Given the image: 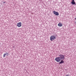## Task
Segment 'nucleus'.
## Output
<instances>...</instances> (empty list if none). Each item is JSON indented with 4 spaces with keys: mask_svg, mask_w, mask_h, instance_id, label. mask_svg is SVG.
<instances>
[{
    "mask_svg": "<svg viewBox=\"0 0 76 76\" xmlns=\"http://www.w3.org/2000/svg\"><path fill=\"white\" fill-rule=\"evenodd\" d=\"M64 63V61L61 60L60 62L59 63V64H61L62 63Z\"/></svg>",
    "mask_w": 76,
    "mask_h": 76,
    "instance_id": "9",
    "label": "nucleus"
},
{
    "mask_svg": "<svg viewBox=\"0 0 76 76\" xmlns=\"http://www.w3.org/2000/svg\"><path fill=\"white\" fill-rule=\"evenodd\" d=\"M72 0V1L71 2V3L72 4V5H73L74 4H75V5H76V3L75 2V0Z\"/></svg>",
    "mask_w": 76,
    "mask_h": 76,
    "instance_id": "6",
    "label": "nucleus"
},
{
    "mask_svg": "<svg viewBox=\"0 0 76 76\" xmlns=\"http://www.w3.org/2000/svg\"><path fill=\"white\" fill-rule=\"evenodd\" d=\"M9 55V53H4L3 55V57H5L6 56H8Z\"/></svg>",
    "mask_w": 76,
    "mask_h": 76,
    "instance_id": "7",
    "label": "nucleus"
},
{
    "mask_svg": "<svg viewBox=\"0 0 76 76\" xmlns=\"http://www.w3.org/2000/svg\"><path fill=\"white\" fill-rule=\"evenodd\" d=\"M58 26L60 27L62 26H63V24L60 23H59L58 24Z\"/></svg>",
    "mask_w": 76,
    "mask_h": 76,
    "instance_id": "8",
    "label": "nucleus"
},
{
    "mask_svg": "<svg viewBox=\"0 0 76 76\" xmlns=\"http://www.w3.org/2000/svg\"><path fill=\"white\" fill-rule=\"evenodd\" d=\"M17 26L18 27H20V26H22V23H21V22H19L17 23Z\"/></svg>",
    "mask_w": 76,
    "mask_h": 76,
    "instance_id": "4",
    "label": "nucleus"
},
{
    "mask_svg": "<svg viewBox=\"0 0 76 76\" xmlns=\"http://www.w3.org/2000/svg\"><path fill=\"white\" fill-rule=\"evenodd\" d=\"M56 36H54V35L51 36L50 37V39L51 41H52L53 40L56 39Z\"/></svg>",
    "mask_w": 76,
    "mask_h": 76,
    "instance_id": "1",
    "label": "nucleus"
},
{
    "mask_svg": "<svg viewBox=\"0 0 76 76\" xmlns=\"http://www.w3.org/2000/svg\"><path fill=\"white\" fill-rule=\"evenodd\" d=\"M5 2H4V3H5Z\"/></svg>",
    "mask_w": 76,
    "mask_h": 76,
    "instance_id": "10",
    "label": "nucleus"
},
{
    "mask_svg": "<svg viewBox=\"0 0 76 76\" xmlns=\"http://www.w3.org/2000/svg\"><path fill=\"white\" fill-rule=\"evenodd\" d=\"M59 56V57H60V58H61V59H63V60H64V55L62 54H60Z\"/></svg>",
    "mask_w": 76,
    "mask_h": 76,
    "instance_id": "3",
    "label": "nucleus"
},
{
    "mask_svg": "<svg viewBox=\"0 0 76 76\" xmlns=\"http://www.w3.org/2000/svg\"><path fill=\"white\" fill-rule=\"evenodd\" d=\"M53 13H54V15H56V16H58V15H59V14H58V12H56L55 11H53Z\"/></svg>",
    "mask_w": 76,
    "mask_h": 76,
    "instance_id": "5",
    "label": "nucleus"
},
{
    "mask_svg": "<svg viewBox=\"0 0 76 76\" xmlns=\"http://www.w3.org/2000/svg\"><path fill=\"white\" fill-rule=\"evenodd\" d=\"M61 59H60V57H56L55 59V60L56 62H60V61H61Z\"/></svg>",
    "mask_w": 76,
    "mask_h": 76,
    "instance_id": "2",
    "label": "nucleus"
}]
</instances>
